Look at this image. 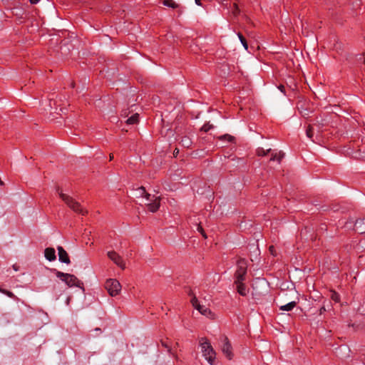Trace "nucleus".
I'll list each match as a JSON object with an SVG mask.
<instances>
[{"instance_id": "nucleus-1", "label": "nucleus", "mask_w": 365, "mask_h": 365, "mask_svg": "<svg viewBox=\"0 0 365 365\" xmlns=\"http://www.w3.org/2000/svg\"><path fill=\"white\" fill-rule=\"evenodd\" d=\"M134 195L135 197L145 199V204L150 212H155L159 209L160 197L148 193L143 187H140L135 190Z\"/></svg>"}, {"instance_id": "nucleus-2", "label": "nucleus", "mask_w": 365, "mask_h": 365, "mask_svg": "<svg viewBox=\"0 0 365 365\" xmlns=\"http://www.w3.org/2000/svg\"><path fill=\"white\" fill-rule=\"evenodd\" d=\"M200 346L203 357L210 365H215L216 353L206 338L200 339Z\"/></svg>"}, {"instance_id": "nucleus-3", "label": "nucleus", "mask_w": 365, "mask_h": 365, "mask_svg": "<svg viewBox=\"0 0 365 365\" xmlns=\"http://www.w3.org/2000/svg\"><path fill=\"white\" fill-rule=\"evenodd\" d=\"M56 277L59 278L62 282L69 287H76L81 288L84 291L83 284L79 280L75 275L68 273H64L56 269H53Z\"/></svg>"}, {"instance_id": "nucleus-4", "label": "nucleus", "mask_w": 365, "mask_h": 365, "mask_svg": "<svg viewBox=\"0 0 365 365\" xmlns=\"http://www.w3.org/2000/svg\"><path fill=\"white\" fill-rule=\"evenodd\" d=\"M60 197L62 200L75 212L84 215L87 213V211L82 207L79 202L76 201L71 196L63 193L62 191L58 190Z\"/></svg>"}, {"instance_id": "nucleus-5", "label": "nucleus", "mask_w": 365, "mask_h": 365, "mask_svg": "<svg viewBox=\"0 0 365 365\" xmlns=\"http://www.w3.org/2000/svg\"><path fill=\"white\" fill-rule=\"evenodd\" d=\"M105 288L112 297L118 295L121 290L120 282L115 279H108L105 283Z\"/></svg>"}, {"instance_id": "nucleus-6", "label": "nucleus", "mask_w": 365, "mask_h": 365, "mask_svg": "<svg viewBox=\"0 0 365 365\" xmlns=\"http://www.w3.org/2000/svg\"><path fill=\"white\" fill-rule=\"evenodd\" d=\"M345 228H354L356 232L360 234L365 233V219H359L355 222L353 220L347 221L344 225Z\"/></svg>"}, {"instance_id": "nucleus-7", "label": "nucleus", "mask_w": 365, "mask_h": 365, "mask_svg": "<svg viewBox=\"0 0 365 365\" xmlns=\"http://www.w3.org/2000/svg\"><path fill=\"white\" fill-rule=\"evenodd\" d=\"M247 262L245 259L238 260L235 272V280H238V282L245 280V276L247 274Z\"/></svg>"}, {"instance_id": "nucleus-8", "label": "nucleus", "mask_w": 365, "mask_h": 365, "mask_svg": "<svg viewBox=\"0 0 365 365\" xmlns=\"http://www.w3.org/2000/svg\"><path fill=\"white\" fill-rule=\"evenodd\" d=\"M220 341H221V350L223 352V354L225 355V356L231 359L232 358L233 354L232 351V346L227 339V336H222L220 337Z\"/></svg>"}, {"instance_id": "nucleus-9", "label": "nucleus", "mask_w": 365, "mask_h": 365, "mask_svg": "<svg viewBox=\"0 0 365 365\" xmlns=\"http://www.w3.org/2000/svg\"><path fill=\"white\" fill-rule=\"evenodd\" d=\"M108 258L112 260L116 265H118L121 269H124L125 268V264L121 256H120L118 253L114 251H110L108 252Z\"/></svg>"}, {"instance_id": "nucleus-10", "label": "nucleus", "mask_w": 365, "mask_h": 365, "mask_svg": "<svg viewBox=\"0 0 365 365\" xmlns=\"http://www.w3.org/2000/svg\"><path fill=\"white\" fill-rule=\"evenodd\" d=\"M192 306L197 309L202 314L205 316H208L211 314V311L205 307V306L200 305L197 297L195 296H192L190 300Z\"/></svg>"}, {"instance_id": "nucleus-11", "label": "nucleus", "mask_w": 365, "mask_h": 365, "mask_svg": "<svg viewBox=\"0 0 365 365\" xmlns=\"http://www.w3.org/2000/svg\"><path fill=\"white\" fill-rule=\"evenodd\" d=\"M58 253L60 262L65 264H69L71 262L68 253L62 247H58Z\"/></svg>"}, {"instance_id": "nucleus-12", "label": "nucleus", "mask_w": 365, "mask_h": 365, "mask_svg": "<svg viewBox=\"0 0 365 365\" xmlns=\"http://www.w3.org/2000/svg\"><path fill=\"white\" fill-rule=\"evenodd\" d=\"M235 284H236V288L237 292L243 297L247 295L249 290L247 289L245 284L243 283V281L238 282V280H235Z\"/></svg>"}, {"instance_id": "nucleus-13", "label": "nucleus", "mask_w": 365, "mask_h": 365, "mask_svg": "<svg viewBox=\"0 0 365 365\" xmlns=\"http://www.w3.org/2000/svg\"><path fill=\"white\" fill-rule=\"evenodd\" d=\"M44 256L48 261L51 262L56 259V252L53 248L48 247L44 251Z\"/></svg>"}, {"instance_id": "nucleus-14", "label": "nucleus", "mask_w": 365, "mask_h": 365, "mask_svg": "<svg viewBox=\"0 0 365 365\" xmlns=\"http://www.w3.org/2000/svg\"><path fill=\"white\" fill-rule=\"evenodd\" d=\"M297 305V302L294 301L290 302L287 304L282 305L279 307V309L282 311L289 312L292 310Z\"/></svg>"}, {"instance_id": "nucleus-15", "label": "nucleus", "mask_w": 365, "mask_h": 365, "mask_svg": "<svg viewBox=\"0 0 365 365\" xmlns=\"http://www.w3.org/2000/svg\"><path fill=\"white\" fill-rule=\"evenodd\" d=\"M284 154L279 151L272 153V157L270 158V161H277L278 163H280L282 159L284 158Z\"/></svg>"}, {"instance_id": "nucleus-16", "label": "nucleus", "mask_w": 365, "mask_h": 365, "mask_svg": "<svg viewBox=\"0 0 365 365\" xmlns=\"http://www.w3.org/2000/svg\"><path fill=\"white\" fill-rule=\"evenodd\" d=\"M163 4L172 9H177L179 7V5L175 3L174 0H163Z\"/></svg>"}, {"instance_id": "nucleus-17", "label": "nucleus", "mask_w": 365, "mask_h": 365, "mask_svg": "<svg viewBox=\"0 0 365 365\" xmlns=\"http://www.w3.org/2000/svg\"><path fill=\"white\" fill-rule=\"evenodd\" d=\"M180 143L185 148H189L192 145V140L189 137L184 136L182 138Z\"/></svg>"}, {"instance_id": "nucleus-18", "label": "nucleus", "mask_w": 365, "mask_h": 365, "mask_svg": "<svg viewBox=\"0 0 365 365\" xmlns=\"http://www.w3.org/2000/svg\"><path fill=\"white\" fill-rule=\"evenodd\" d=\"M138 117H139L138 114L135 113V114L133 115L132 116H130V118H128L126 120V123L130 125L135 124L138 121Z\"/></svg>"}, {"instance_id": "nucleus-19", "label": "nucleus", "mask_w": 365, "mask_h": 365, "mask_svg": "<svg viewBox=\"0 0 365 365\" xmlns=\"http://www.w3.org/2000/svg\"><path fill=\"white\" fill-rule=\"evenodd\" d=\"M237 36H238L241 43L242 44L243 47L245 48V49L247 50L248 49V45H247V41H246L245 38L240 33L237 34Z\"/></svg>"}, {"instance_id": "nucleus-20", "label": "nucleus", "mask_w": 365, "mask_h": 365, "mask_svg": "<svg viewBox=\"0 0 365 365\" xmlns=\"http://www.w3.org/2000/svg\"><path fill=\"white\" fill-rule=\"evenodd\" d=\"M271 151V149L269 148L267 150H264V148H258L257 149V155L259 156H264L266 155L268 153H269Z\"/></svg>"}, {"instance_id": "nucleus-21", "label": "nucleus", "mask_w": 365, "mask_h": 365, "mask_svg": "<svg viewBox=\"0 0 365 365\" xmlns=\"http://www.w3.org/2000/svg\"><path fill=\"white\" fill-rule=\"evenodd\" d=\"M330 297L332 300H334L336 302H339L340 297L339 294L336 293V292H331Z\"/></svg>"}, {"instance_id": "nucleus-22", "label": "nucleus", "mask_w": 365, "mask_h": 365, "mask_svg": "<svg viewBox=\"0 0 365 365\" xmlns=\"http://www.w3.org/2000/svg\"><path fill=\"white\" fill-rule=\"evenodd\" d=\"M195 226H196V230H197L199 232H200V233L202 234V235L205 238H206V237H207V236H206V235H205V232H204V230H203V229H202V227L200 226V224L196 223Z\"/></svg>"}, {"instance_id": "nucleus-23", "label": "nucleus", "mask_w": 365, "mask_h": 365, "mask_svg": "<svg viewBox=\"0 0 365 365\" xmlns=\"http://www.w3.org/2000/svg\"><path fill=\"white\" fill-rule=\"evenodd\" d=\"M221 140H227L228 142H232L234 140V137L230 135L226 134L220 137Z\"/></svg>"}, {"instance_id": "nucleus-24", "label": "nucleus", "mask_w": 365, "mask_h": 365, "mask_svg": "<svg viewBox=\"0 0 365 365\" xmlns=\"http://www.w3.org/2000/svg\"><path fill=\"white\" fill-rule=\"evenodd\" d=\"M306 135L309 138H312L313 136L312 127L309 125L306 130Z\"/></svg>"}, {"instance_id": "nucleus-25", "label": "nucleus", "mask_w": 365, "mask_h": 365, "mask_svg": "<svg viewBox=\"0 0 365 365\" xmlns=\"http://www.w3.org/2000/svg\"><path fill=\"white\" fill-rule=\"evenodd\" d=\"M211 128H212V125H210L209 123L205 124L202 127V130H204L205 132L209 131Z\"/></svg>"}, {"instance_id": "nucleus-26", "label": "nucleus", "mask_w": 365, "mask_h": 365, "mask_svg": "<svg viewBox=\"0 0 365 365\" xmlns=\"http://www.w3.org/2000/svg\"><path fill=\"white\" fill-rule=\"evenodd\" d=\"M40 0H29L31 4H36L39 2Z\"/></svg>"}, {"instance_id": "nucleus-27", "label": "nucleus", "mask_w": 365, "mask_h": 365, "mask_svg": "<svg viewBox=\"0 0 365 365\" xmlns=\"http://www.w3.org/2000/svg\"><path fill=\"white\" fill-rule=\"evenodd\" d=\"M325 311H326V309L324 307H321L319 309L320 314H323Z\"/></svg>"}, {"instance_id": "nucleus-28", "label": "nucleus", "mask_w": 365, "mask_h": 365, "mask_svg": "<svg viewBox=\"0 0 365 365\" xmlns=\"http://www.w3.org/2000/svg\"><path fill=\"white\" fill-rule=\"evenodd\" d=\"M195 1L197 5H198V6H201L202 5L200 0H195Z\"/></svg>"}, {"instance_id": "nucleus-29", "label": "nucleus", "mask_w": 365, "mask_h": 365, "mask_svg": "<svg viewBox=\"0 0 365 365\" xmlns=\"http://www.w3.org/2000/svg\"><path fill=\"white\" fill-rule=\"evenodd\" d=\"M178 153H179V150H178V149H177V148H176V149L174 150V153H173V154H174V155H175V156H176V155H178Z\"/></svg>"}, {"instance_id": "nucleus-30", "label": "nucleus", "mask_w": 365, "mask_h": 365, "mask_svg": "<svg viewBox=\"0 0 365 365\" xmlns=\"http://www.w3.org/2000/svg\"><path fill=\"white\" fill-rule=\"evenodd\" d=\"M279 89L282 91V92H284V87L283 86H280L279 87Z\"/></svg>"}, {"instance_id": "nucleus-31", "label": "nucleus", "mask_w": 365, "mask_h": 365, "mask_svg": "<svg viewBox=\"0 0 365 365\" xmlns=\"http://www.w3.org/2000/svg\"><path fill=\"white\" fill-rule=\"evenodd\" d=\"M363 60H364V63H365V53L363 54Z\"/></svg>"}, {"instance_id": "nucleus-32", "label": "nucleus", "mask_w": 365, "mask_h": 365, "mask_svg": "<svg viewBox=\"0 0 365 365\" xmlns=\"http://www.w3.org/2000/svg\"><path fill=\"white\" fill-rule=\"evenodd\" d=\"M7 294H8V295H9V297H11V296L13 295V294H12L11 292H8Z\"/></svg>"}, {"instance_id": "nucleus-33", "label": "nucleus", "mask_w": 365, "mask_h": 365, "mask_svg": "<svg viewBox=\"0 0 365 365\" xmlns=\"http://www.w3.org/2000/svg\"><path fill=\"white\" fill-rule=\"evenodd\" d=\"M113 158V155H110V160H111Z\"/></svg>"}, {"instance_id": "nucleus-34", "label": "nucleus", "mask_w": 365, "mask_h": 365, "mask_svg": "<svg viewBox=\"0 0 365 365\" xmlns=\"http://www.w3.org/2000/svg\"><path fill=\"white\" fill-rule=\"evenodd\" d=\"M340 349H346V346H341Z\"/></svg>"}, {"instance_id": "nucleus-35", "label": "nucleus", "mask_w": 365, "mask_h": 365, "mask_svg": "<svg viewBox=\"0 0 365 365\" xmlns=\"http://www.w3.org/2000/svg\"><path fill=\"white\" fill-rule=\"evenodd\" d=\"M163 346H165V347H167V344H164L163 342L162 343Z\"/></svg>"}]
</instances>
